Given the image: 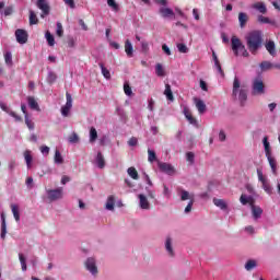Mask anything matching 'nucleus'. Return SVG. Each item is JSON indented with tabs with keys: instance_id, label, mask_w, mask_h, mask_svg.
Wrapping results in <instances>:
<instances>
[{
	"instance_id": "bb28decb",
	"label": "nucleus",
	"mask_w": 280,
	"mask_h": 280,
	"mask_svg": "<svg viewBox=\"0 0 280 280\" xmlns=\"http://www.w3.org/2000/svg\"><path fill=\"white\" fill-rule=\"evenodd\" d=\"M259 68L262 72L264 71H270V69H275V63H272L268 60H265V61L260 62Z\"/></svg>"
},
{
	"instance_id": "72a5a7b5",
	"label": "nucleus",
	"mask_w": 280,
	"mask_h": 280,
	"mask_svg": "<svg viewBox=\"0 0 280 280\" xmlns=\"http://www.w3.org/2000/svg\"><path fill=\"white\" fill-rule=\"evenodd\" d=\"M45 38L49 47H54V45H56V39L54 38V35H51V32L47 31L45 33Z\"/></svg>"
},
{
	"instance_id": "6ab92c4d",
	"label": "nucleus",
	"mask_w": 280,
	"mask_h": 280,
	"mask_svg": "<svg viewBox=\"0 0 280 280\" xmlns=\"http://www.w3.org/2000/svg\"><path fill=\"white\" fill-rule=\"evenodd\" d=\"M187 121H189V124H191V126H195L196 128H198V120H196V118H194L191 116V114L189 113V108L188 107H184L183 110Z\"/></svg>"
},
{
	"instance_id": "a19ab883",
	"label": "nucleus",
	"mask_w": 280,
	"mask_h": 280,
	"mask_svg": "<svg viewBox=\"0 0 280 280\" xmlns=\"http://www.w3.org/2000/svg\"><path fill=\"white\" fill-rule=\"evenodd\" d=\"M148 161L149 163H154V161H156V152L152 149H148Z\"/></svg>"
},
{
	"instance_id": "aec40b11",
	"label": "nucleus",
	"mask_w": 280,
	"mask_h": 280,
	"mask_svg": "<svg viewBox=\"0 0 280 280\" xmlns=\"http://www.w3.org/2000/svg\"><path fill=\"white\" fill-rule=\"evenodd\" d=\"M125 54H127L128 58H132V56H135V47L132 46L130 39L125 42Z\"/></svg>"
},
{
	"instance_id": "69168bd1",
	"label": "nucleus",
	"mask_w": 280,
	"mask_h": 280,
	"mask_svg": "<svg viewBox=\"0 0 280 280\" xmlns=\"http://www.w3.org/2000/svg\"><path fill=\"white\" fill-rule=\"evenodd\" d=\"M40 152H42V154H44L45 156H47V154H49V147H47V145H42V147H40Z\"/></svg>"
},
{
	"instance_id": "37998d69",
	"label": "nucleus",
	"mask_w": 280,
	"mask_h": 280,
	"mask_svg": "<svg viewBox=\"0 0 280 280\" xmlns=\"http://www.w3.org/2000/svg\"><path fill=\"white\" fill-rule=\"evenodd\" d=\"M20 264L22 266L23 272L27 270V260L25 259V256L23 254H19Z\"/></svg>"
},
{
	"instance_id": "2f4dec72",
	"label": "nucleus",
	"mask_w": 280,
	"mask_h": 280,
	"mask_svg": "<svg viewBox=\"0 0 280 280\" xmlns=\"http://www.w3.org/2000/svg\"><path fill=\"white\" fill-rule=\"evenodd\" d=\"M255 268H257V260L249 259L246 261L245 270H247V272H250V270H255Z\"/></svg>"
},
{
	"instance_id": "473e14b6",
	"label": "nucleus",
	"mask_w": 280,
	"mask_h": 280,
	"mask_svg": "<svg viewBox=\"0 0 280 280\" xmlns=\"http://www.w3.org/2000/svg\"><path fill=\"white\" fill-rule=\"evenodd\" d=\"M127 174L128 176H130V178H132L133 180H139V173L137 172V168H135L133 166L129 167L127 170Z\"/></svg>"
},
{
	"instance_id": "4c0bfd02",
	"label": "nucleus",
	"mask_w": 280,
	"mask_h": 280,
	"mask_svg": "<svg viewBox=\"0 0 280 280\" xmlns=\"http://www.w3.org/2000/svg\"><path fill=\"white\" fill-rule=\"evenodd\" d=\"M262 145L265 148V154L268 155V154H272L270 152V142H268V136H265L264 139H262Z\"/></svg>"
},
{
	"instance_id": "3c124183",
	"label": "nucleus",
	"mask_w": 280,
	"mask_h": 280,
	"mask_svg": "<svg viewBox=\"0 0 280 280\" xmlns=\"http://www.w3.org/2000/svg\"><path fill=\"white\" fill-rule=\"evenodd\" d=\"M258 23H262V24H270V19L264 15H258L257 18Z\"/></svg>"
},
{
	"instance_id": "de8ad7c7",
	"label": "nucleus",
	"mask_w": 280,
	"mask_h": 280,
	"mask_svg": "<svg viewBox=\"0 0 280 280\" xmlns=\"http://www.w3.org/2000/svg\"><path fill=\"white\" fill-rule=\"evenodd\" d=\"M124 92L128 97L132 95V88H130V84H128V82L124 84Z\"/></svg>"
},
{
	"instance_id": "9d476101",
	"label": "nucleus",
	"mask_w": 280,
	"mask_h": 280,
	"mask_svg": "<svg viewBox=\"0 0 280 280\" xmlns=\"http://www.w3.org/2000/svg\"><path fill=\"white\" fill-rule=\"evenodd\" d=\"M15 37L20 45H25V43H27V32L25 30L18 28L15 31Z\"/></svg>"
},
{
	"instance_id": "774afa93",
	"label": "nucleus",
	"mask_w": 280,
	"mask_h": 280,
	"mask_svg": "<svg viewBox=\"0 0 280 280\" xmlns=\"http://www.w3.org/2000/svg\"><path fill=\"white\" fill-rule=\"evenodd\" d=\"M245 232L248 233L249 235L255 234V228L253 225H248L245 228Z\"/></svg>"
},
{
	"instance_id": "c85d7f7f",
	"label": "nucleus",
	"mask_w": 280,
	"mask_h": 280,
	"mask_svg": "<svg viewBox=\"0 0 280 280\" xmlns=\"http://www.w3.org/2000/svg\"><path fill=\"white\" fill-rule=\"evenodd\" d=\"M24 159H25L26 167L30 170L32 167V161H34V158L32 156V151L26 150L24 152Z\"/></svg>"
},
{
	"instance_id": "a211bd4d",
	"label": "nucleus",
	"mask_w": 280,
	"mask_h": 280,
	"mask_svg": "<svg viewBox=\"0 0 280 280\" xmlns=\"http://www.w3.org/2000/svg\"><path fill=\"white\" fill-rule=\"evenodd\" d=\"M250 209H252V215L254 220H259V218L264 215V209H261V207L252 206Z\"/></svg>"
},
{
	"instance_id": "ddd939ff",
	"label": "nucleus",
	"mask_w": 280,
	"mask_h": 280,
	"mask_svg": "<svg viewBox=\"0 0 280 280\" xmlns=\"http://www.w3.org/2000/svg\"><path fill=\"white\" fill-rule=\"evenodd\" d=\"M174 242L172 241V237H166L165 243H164V247L165 250L168 255V257H174L176 254L174 252V246H173Z\"/></svg>"
},
{
	"instance_id": "6e6552de",
	"label": "nucleus",
	"mask_w": 280,
	"mask_h": 280,
	"mask_svg": "<svg viewBox=\"0 0 280 280\" xmlns=\"http://www.w3.org/2000/svg\"><path fill=\"white\" fill-rule=\"evenodd\" d=\"M46 194L50 202H56V200H60L62 198V188L48 189L46 190Z\"/></svg>"
},
{
	"instance_id": "4be33fe9",
	"label": "nucleus",
	"mask_w": 280,
	"mask_h": 280,
	"mask_svg": "<svg viewBox=\"0 0 280 280\" xmlns=\"http://www.w3.org/2000/svg\"><path fill=\"white\" fill-rule=\"evenodd\" d=\"M213 205L221 209V211H226V209H229V205L226 203V201H224V199L214 198Z\"/></svg>"
},
{
	"instance_id": "4d7b16f0",
	"label": "nucleus",
	"mask_w": 280,
	"mask_h": 280,
	"mask_svg": "<svg viewBox=\"0 0 280 280\" xmlns=\"http://www.w3.org/2000/svg\"><path fill=\"white\" fill-rule=\"evenodd\" d=\"M257 175H258V180L264 185V183H267L266 178L264 177V173L261 170L257 168Z\"/></svg>"
},
{
	"instance_id": "13d9d810",
	"label": "nucleus",
	"mask_w": 280,
	"mask_h": 280,
	"mask_svg": "<svg viewBox=\"0 0 280 280\" xmlns=\"http://www.w3.org/2000/svg\"><path fill=\"white\" fill-rule=\"evenodd\" d=\"M257 175H258V180L264 185V183H267L266 178L264 177V173L261 170L257 168Z\"/></svg>"
},
{
	"instance_id": "79ce46f5",
	"label": "nucleus",
	"mask_w": 280,
	"mask_h": 280,
	"mask_svg": "<svg viewBox=\"0 0 280 280\" xmlns=\"http://www.w3.org/2000/svg\"><path fill=\"white\" fill-rule=\"evenodd\" d=\"M56 80H58V75H56V73L54 71H48V75H47L48 84H54V82H56Z\"/></svg>"
},
{
	"instance_id": "20e7f679",
	"label": "nucleus",
	"mask_w": 280,
	"mask_h": 280,
	"mask_svg": "<svg viewBox=\"0 0 280 280\" xmlns=\"http://www.w3.org/2000/svg\"><path fill=\"white\" fill-rule=\"evenodd\" d=\"M253 95H264L266 93V85L261 77H256L252 82Z\"/></svg>"
},
{
	"instance_id": "4468645a",
	"label": "nucleus",
	"mask_w": 280,
	"mask_h": 280,
	"mask_svg": "<svg viewBox=\"0 0 280 280\" xmlns=\"http://www.w3.org/2000/svg\"><path fill=\"white\" fill-rule=\"evenodd\" d=\"M194 102L199 115H205V113H207V104H205V101L195 97Z\"/></svg>"
},
{
	"instance_id": "9b49d317",
	"label": "nucleus",
	"mask_w": 280,
	"mask_h": 280,
	"mask_svg": "<svg viewBox=\"0 0 280 280\" xmlns=\"http://www.w3.org/2000/svg\"><path fill=\"white\" fill-rule=\"evenodd\" d=\"M159 14L162 16V19H174V10L167 7H161L159 9Z\"/></svg>"
},
{
	"instance_id": "5fc2aeb1",
	"label": "nucleus",
	"mask_w": 280,
	"mask_h": 280,
	"mask_svg": "<svg viewBox=\"0 0 280 280\" xmlns=\"http://www.w3.org/2000/svg\"><path fill=\"white\" fill-rule=\"evenodd\" d=\"M262 189L266 191V194H272V187L270 186V184H268V182H264Z\"/></svg>"
},
{
	"instance_id": "603ef678",
	"label": "nucleus",
	"mask_w": 280,
	"mask_h": 280,
	"mask_svg": "<svg viewBox=\"0 0 280 280\" xmlns=\"http://www.w3.org/2000/svg\"><path fill=\"white\" fill-rule=\"evenodd\" d=\"M140 45H141L142 51H144V52L150 51V44L147 40H141Z\"/></svg>"
},
{
	"instance_id": "39448f33",
	"label": "nucleus",
	"mask_w": 280,
	"mask_h": 280,
	"mask_svg": "<svg viewBox=\"0 0 280 280\" xmlns=\"http://www.w3.org/2000/svg\"><path fill=\"white\" fill-rule=\"evenodd\" d=\"M85 270L92 275V277H96L100 273V270L97 269V260L95 257H89L86 258L85 262Z\"/></svg>"
},
{
	"instance_id": "ea45409f",
	"label": "nucleus",
	"mask_w": 280,
	"mask_h": 280,
	"mask_svg": "<svg viewBox=\"0 0 280 280\" xmlns=\"http://www.w3.org/2000/svg\"><path fill=\"white\" fill-rule=\"evenodd\" d=\"M30 25H37L38 24V18L36 16V13L34 11H30V19H28Z\"/></svg>"
},
{
	"instance_id": "0eeeda50",
	"label": "nucleus",
	"mask_w": 280,
	"mask_h": 280,
	"mask_svg": "<svg viewBox=\"0 0 280 280\" xmlns=\"http://www.w3.org/2000/svg\"><path fill=\"white\" fill-rule=\"evenodd\" d=\"M158 167L160 172L167 174V176H174L176 174V168L167 162H158Z\"/></svg>"
},
{
	"instance_id": "0e129e2a",
	"label": "nucleus",
	"mask_w": 280,
	"mask_h": 280,
	"mask_svg": "<svg viewBox=\"0 0 280 280\" xmlns=\"http://www.w3.org/2000/svg\"><path fill=\"white\" fill-rule=\"evenodd\" d=\"M63 2L66 3V5H69V8H71V10H75V1H73V0H63Z\"/></svg>"
},
{
	"instance_id": "f3484780",
	"label": "nucleus",
	"mask_w": 280,
	"mask_h": 280,
	"mask_svg": "<svg viewBox=\"0 0 280 280\" xmlns=\"http://www.w3.org/2000/svg\"><path fill=\"white\" fill-rule=\"evenodd\" d=\"M138 198H139L140 209H143V210L150 209V201H148V197H145V195L140 194L138 195Z\"/></svg>"
},
{
	"instance_id": "a18cd8bd",
	"label": "nucleus",
	"mask_w": 280,
	"mask_h": 280,
	"mask_svg": "<svg viewBox=\"0 0 280 280\" xmlns=\"http://www.w3.org/2000/svg\"><path fill=\"white\" fill-rule=\"evenodd\" d=\"M56 34H57V36H59V38H62V36L65 34V30L62 28V23H60V22L57 23Z\"/></svg>"
},
{
	"instance_id": "680f3d73",
	"label": "nucleus",
	"mask_w": 280,
	"mask_h": 280,
	"mask_svg": "<svg viewBox=\"0 0 280 280\" xmlns=\"http://www.w3.org/2000/svg\"><path fill=\"white\" fill-rule=\"evenodd\" d=\"M4 60L7 65H12V52H5Z\"/></svg>"
},
{
	"instance_id": "338daca9",
	"label": "nucleus",
	"mask_w": 280,
	"mask_h": 280,
	"mask_svg": "<svg viewBox=\"0 0 280 280\" xmlns=\"http://www.w3.org/2000/svg\"><path fill=\"white\" fill-rule=\"evenodd\" d=\"M137 143H139V140H137V138H130V140L128 141V145H130L131 148H135Z\"/></svg>"
},
{
	"instance_id": "e433bc0d",
	"label": "nucleus",
	"mask_w": 280,
	"mask_h": 280,
	"mask_svg": "<svg viewBox=\"0 0 280 280\" xmlns=\"http://www.w3.org/2000/svg\"><path fill=\"white\" fill-rule=\"evenodd\" d=\"M97 141V129L95 127H91L90 129V143H95Z\"/></svg>"
},
{
	"instance_id": "f257e3e1",
	"label": "nucleus",
	"mask_w": 280,
	"mask_h": 280,
	"mask_svg": "<svg viewBox=\"0 0 280 280\" xmlns=\"http://www.w3.org/2000/svg\"><path fill=\"white\" fill-rule=\"evenodd\" d=\"M245 42H246L248 51L253 56H257V51H259V49L264 47V33L259 30L250 31L245 36Z\"/></svg>"
},
{
	"instance_id": "09e8293b",
	"label": "nucleus",
	"mask_w": 280,
	"mask_h": 280,
	"mask_svg": "<svg viewBox=\"0 0 280 280\" xmlns=\"http://www.w3.org/2000/svg\"><path fill=\"white\" fill-rule=\"evenodd\" d=\"M7 114L10 115V117H13V119H15V121H23V118H21V116H19L12 109L11 110H7Z\"/></svg>"
},
{
	"instance_id": "c756f323",
	"label": "nucleus",
	"mask_w": 280,
	"mask_h": 280,
	"mask_svg": "<svg viewBox=\"0 0 280 280\" xmlns=\"http://www.w3.org/2000/svg\"><path fill=\"white\" fill-rule=\"evenodd\" d=\"M267 156V160L269 162V165L272 170L273 174H277V160H275V158H272V153H269Z\"/></svg>"
},
{
	"instance_id": "c9c22d12",
	"label": "nucleus",
	"mask_w": 280,
	"mask_h": 280,
	"mask_svg": "<svg viewBox=\"0 0 280 280\" xmlns=\"http://www.w3.org/2000/svg\"><path fill=\"white\" fill-rule=\"evenodd\" d=\"M101 68V73L105 78V80H110V71L104 67V63H98Z\"/></svg>"
},
{
	"instance_id": "6e6d98bb",
	"label": "nucleus",
	"mask_w": 280,
	"mask_h": 280,
	"mask_svg": "<svg viewBox=\"0 0 280 280\" xmlns=\"http://www.w3.org/2000/svg\"><path fill=\"white\" fill-rule=\"evenodd\" d=\"M240 202H241V205H243L244 207H245L246 205H248V195H245V194L241 195V197H240Z\"/></svg>"
},
{
	"instance_id": "393cba45",
	"label": "nucleus",
	"mask_w": 280,
	"mask_h": 280,
	"mask_svg": "<svg viewBox=\"0 0 280 280\" xmlns=\"http://www.w3.org/2000/svg\"><path fill=\"white\" fill-rule=\"evenodd\" d=\"M27 104L32 110H40V106H38V102H36L34 96H27Z\"/></svg>"
},
{
	"instance_id": "f8f14e48",
	"label": "nucleus",
	"mask_w": 280,
	"mask_h": 280,
	"mask_svg": "<svg viewBox=\"0 0 280 280\" xmlns=\"http://www.w3.org/2000/svg\"><path fill=\"white\" fill-rule=\"evenodd\" d=\"M265 48L272 58H277V44H275V40L266 42Z\"/></svg>"
},
{
	"instance_id": "dca6fc26",
	"label": "nucleus",
	"mask_w": 280,
	"mask_h": 280,
	"mask_svg": "<svg viewBox=\"0 0 280 280\" xmlns=\"http://www.w3.org/2000/svg\"><path fill=\"white\" fill-rule=\"evenodd\" d=\"M212 60L214 62V69L218 71V73L221 74L222 78H224V70H222L220 59H218V55L215 54V51H212Z\"/></svg>"
},
{
	"instance_id": "2eb2a0df",
	"label": "nucleus",
	"mask_w": 280,
	"mask_h": 280,
	"mask_svg": "<svg viewBox=\"0 0 280 280\" xmlns=\"http://www.w3.org/2000/svg\"><path fill=\"white\" fill-rule=\"evenodd\" d=\"M0 220H1L0 237H1V240H5V235H8V223H5V213H3V212L1 213Z\"/></svg>"
},
{
	"instance_id": "1a4fd4ad",
	"label": "nucleus",
	"mask_w": 280,
	"mask_h": 280,
	"mask_svg": "<svg viewBox=\"0 0 280 280\" xmlns=\"http://www.w3.org/2000/svg\"><path fill=\"white\" fill-rule=\"evenodd\" d=\"M36 7L42 10V14L40 18L45 19V16H48L49 12H50V8H49V2H47V0H37L36 2Z\"/></svg>"
},
{
	"instance_id": "f03ea898",
	"label": "nucleus",
	"mask_w": 280,
	"mask_h": 280,
	"mask_svg": "<svg viewBox=\"0 0 280 280\" xmlns=\"http://www.w3.org/2000/svg\"><path fill=\"white\" fill-rule=\"evenodd\" d=\"M232 97L238 100L241 106H246L248 91L244 89V85H242V82H240V78L237 77H235L233 81Z\"/></svg>"
},
{
	"instance_id": "e2e57ef3",
	"label": "nucleus",
	"mask_w": 280,
	"mask_h": 280,
	"mask_svg": "<svg viewBox=\"0 0 280 280\" xmlns=\"http://www.w3.org/2000/svg\"><path fill=\"white\" fill-rule=\"evenodd\" d=\"M107 5H109V8H113V10H119V7L117 5V2H115V0H107Z\"/></svg>"
},
{
	"instance_id": "49530a36",
	"label": "nucleus",
	"mask_w": 280,
	"mask_h": 280,
	"mask_svg": "<svg viewBox=\"0 0 280 280\" xmlns=\"http://www.w3.org/2000/svg\"><path fill=\"white\" fill-rule=\"evenodd\" d=\"M69 143H78L80 141V137L78 133L73 132L69 138H68Z\"/></svg>"
},
{
	"instance_id": "7ed1b4c3",
	"label": "nucleus",
	"mask_w": 280,
	"mask_h": 280,
	"mask_svg": "<svg viewBox=\"0 0 280 280\" xmlns=\"http://www.w3.org/2000/svg\"><path fill=\"white\" fill-rule=\"evenodd\" d=\"M231 46H232V51L234 56H243V58H248V56H250L248 50H246V46H244L240 37L232 36Z\"/></svg>"
},
{
	"instance_id": "a878e982",
	"label": "nucleus",
	"mask_w": 280,
	"mask_h": 280,
	"mask_svg": "<svg viewBox=\"0 0 280 280\" xmlns=\"http://www.w3.org/2000/svg\"><path fill=\"white\" fill-rule=\"evenodd\" d=\"M95 163L100 170H104V167H106V162L104 161V155H102V152L97 153Z\"/></svg>"
},
{
	"instance_id": "7c9ffc66",
	"label": "nucleus",
	"mask_w": 280,
	"mask_h": 280,
	"mask_svg": "<svg viewBox=\"0 0 280 280\" xmlns=\"http://www.w3.org/2000/svg\"><path fill=\"white\" fill-rule=\"evenodd\" d=\"M11 211L13 213V218L16 222H21V213L19 211V206L11 205Z\"/></svg>"
},
{
	"instance_id": "58836bf2",
	"label": "nucleus",
	"mask_w": 280,
	"mask_h": 280,
	"mask_svg": "<svg viewBox=\"0 0 280 280\" xmlns=\"http://www.w3.org/2000/svg\"><path fill=\"white\" fill-rule=\"evenodd\" d=\"M179 198H180L182 201L194 200V197L189 196V191H187V190H180L179 191Z\"/></svg>"
},
{
	"instance_id": "864d4df0",
	"label": "nucleus",
	"mask_w": 280,
	"mask_h": 280,
	"mask_svg": "<svg viewBox=\"0 0 280 280\" xmlns=\"http://www.w3.org/2000/svg\"><path fill=\"white\" fill-rule=\"evenodd\" d=\"M25 124L28 130H34V121H32L27 115H25Z\"/></svg>"
},
{
	"instance_id": "8fccbe9b",
	"label": "nucleus",
	"mask_w": 280,
	"mask_h": 280,
	"mask_svg": "<svg viewBox=\"0 0 280 280\" xmlns=\"http://www.w3.org/2000/svg\"><path fill=\"white\" fill-rule=\"evenodd\" d=\"M177 49L179 54H187L189 51V48L185 44H177Z\"/></svg>"
},
{
	"instance_id": "423d86ee",
	"label": "nucleus",
	"mask_w": 280,
	"mask_h": 280,
	"mask_svg": "<svg viewBox=\"0 0 280 280\" xmlns=\"http://www.w3.org/2000/svg\"><path fill=\"white\" fill-rule=\"evenodd\" d=\"M71 108H73V97L71 93H66V104L61 107L62 117H69V113H71Z\"/></svg>"
},
{
	"instance_id": "5701e85b",
	"label": "nucleus",
	"mask_w": 280,
	"mask_h": 280,
	"mask_svg": "<svg viewBox=\"0 0 280 280\" xmlns=\"http://www.w3.org/2000/svg\"><path fill=\"white\" fill-rule=\"evenodd\" d=\"M238 23H240V27L242 30H244V27H246V23H248V14H246L244 12H240L238 13Z\"/></svg>"
},
{
	"instance_id": "b1692460",
	"label": "nucleus",
	"mask_w": 280,
	"mask_h": 280,
	"mask_svg": "<svg viewBox=\"0 0 280 280\" xmlns=\"http://www.w3.org/2000/svg\"><path fill=\"white\" fill-rule=\"evenodd\" d=\"M164 95L168 102H174V93L172 92V85L165 84Z\"/></svg>"
},
{
	"instance_id": "052dcab7",
	"label": "nucleus",
	"mask_w": 280,
	"mask_h": 280,
	"mask_svg": "<svg viewBox=\"0 0 280 280\" xmlns=\"http://www.w3.org/2000/svg\"><path fill=\"white\" fill-rule=\"evenodd\" d=\"M163 196H165V198H170L172 196V191H170L167 185H163Z\"/></svg>"
},
{
	"instance_id": "c03bdc74",
	"label": "nucleus",
	"mask_w": 280,
	"mask_h": 280,
	"mask_svg": "<svg viewBox=\"0 0 280 280\" xmlns=\"http://www.w3.org/2000/svg\"><path fill=\"white\" fill-rule=\"evenodd\" d=\"M155 73L159 78H163V75H165V71L163 70V66L161 63L155 66Z\"/></svg>"
},
{
	"instance_id": "412c9836",
	"label": "nucleus",
	"mask_w": 280,
	"mask_h": 280,
	"mask_svg": "<svg viewBox=\"0 0 280 280\" xmlns=\"http://www.w3.org/2000/svg\"><path fill=\"white\" fill-rule=\"evenodd\" d=\"M254 10H257L260 14H266L268 12V8H266V3L264 2H256L252 5Z\"/></svg>"
},
{
	"instance_id": "cd10ccee",
	"label": "nucleus",
	"mask_w": 280,
	"mask_h": 280,
	"mask_svg": "<svg viewBox=\"0 0 280 280\" xmlns=\"http://www.w3.org/2000/svg\"><path fill=\"white\" fill-rule=\"evenodd\" d=\"M105 209L107 211H115V196H109L107 198L106 205H105Z\"/></svg>"
},
{
	"instance_id": "bf43d9fd",
	"label": "nucleus",
	"mask_w": 280,
	"mask_h": 280,
	"mask_svg": "<svg viewBox=\"0 0 280 280\" xmlns=\"http://www.w3.org/2000/svg\"><path fill=\"white\" fill-rule=\"evenodd\" d=\"M191 207H194V199H190L188 205L186 206L184 213H191Z\"/></svg>"
},
{
	"instance_id": "f704fd0d",
	"label": "nucleus",
	"mask_w": 280,
	"mask_h": 280,
	"mask_svg": "<svg viewBox=\"0 0 280 280\" xmlns=\"http://www.w3.org/2000/svg\"><path fill=\"white\" fill-rule=\"evenodd\" d=\"M54 161H55L56 165H62L65 163V159L62 158V154H60L59 150L55 151Z\"/></svg>"
}]
</instances>
